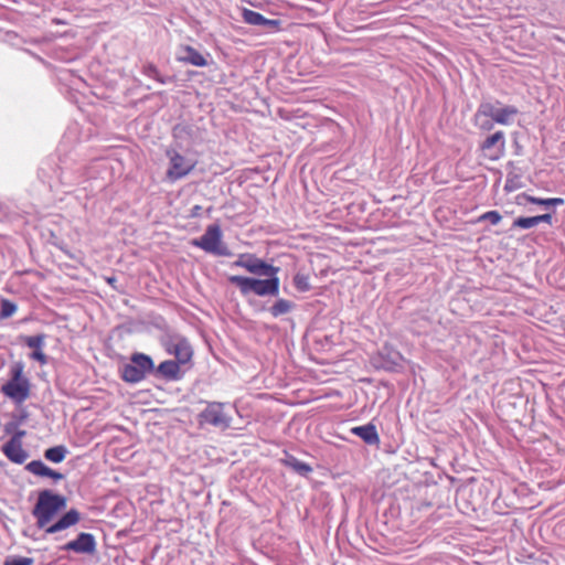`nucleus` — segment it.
Listing matches in <instances>:
<instances>
[{"instance_id": "nucleus-1", "label": "nucleus", "mask_w": 565, "mask_h": 565, "mask_svg": "<svg viewBox=\"0 0 565 565\" xmlns=\"http://www.w3.org/2000/svg\"><path fill=\"white\" fill-rule=\"evenodd\" d=\"M66 504L67 500L64 495L53 493L50 490L41 491L32 511L33 516L36 519V525L40 529H45L47 534H54L77 524L81 520V514L77 510L71 509L58 521L49 525L54 516L66 508Z\"/></svg>"}, {"instance_id": "nucleus-2", "label": "nucleus", "mask_w": 565, "mask_h": 565, "mask_svg": "<svg viewBox=\"0 0 565 565\" xmlns=\"http://www.w3.org/2000/svg\"><path fill=\"white\" fill-rule=\"evenodd\" d=\"M267 279H256L244 276H231L228 280L236 285L243 295L254 292L259 297L277 296L279 294L278 274L264 275Z\"/></svg>"}, {"instance_id": "nucleus-3", "label": "nucleus", "mask_w": 565, "mask_h": 565, "mask_svg": "<svg viewBox=\"0 0 565 565\" xmlns=\"http://www.w3.org/2000/svg\"><path fill=\"white\" fill-rule=\"evenodd\" d=\"M30 381L23 375V364L17 363L11 369V379L2 385L1 392L17 404L30 397Z\"/></svg>"}, {"instance_id": "nucleus-4", "label": "nucleus", "mask_w": 565, "mask_h": 565, "mask_svg": "<svg viewBox=\"0 0 565 565\" xmlns=\"http://www.w3.org/2000/svg\"><path fill=\"white\" fill-rule=\"evenodd\" d=\"M192 244L213 255L227 256L230 254L227 247L222 243V231L215 224L207 226L205 233L200 238L193 239Z\"/></svg>"}, {"instance_id": "nucleus-5", "label": "nucleus", "mask_w": 565, "mask_h": 565, "mask_svg": "<svg viewBox=\"0 0 565 565\" xmlns=\"http://www.w3.org/2000/svg\"><path fill=\"white\" fill-rule=\"evenodd\" d=\"M166 154L169 158L170 164L166 172V178L170 182L186 177L195 168V161L185 158L175 150H167Z\"/></svg>"}, {"instance_id": "nucleus-6", "label": "nucleus", "mask_w": 565, "mask_h": 565, "mask_svg": "<svg viewBox=\"0 0 565 565\" xmlns=\"http://www.w3.org/2000/svg\"><path fill=\"white\" fill-rule=\"evenodd\" d=\"M200 422L202 424H210L212 426L226 429L231 425V417L225 414L223 404L214 402L210 403L200 414Z\"/></svg>"}, {"instance_id": "nucleus-7", "label": "nucleus", "mask_w": 565, "mask_h": 565, "mask_svg": "<svg viewBox=\"0 0 565 565\" xmlns=\"http://www.w3.org/2000/svg\"><path fill=\"white\" fill-rule=\"evenodd\" d=\"M234 266L245 268L247 271L254 275H274L278 274L279 268L275 267L266 262L253 256V255H241L239 258L234 263Z\"/></svg>"}, {"instance_id": "nucleus-8", "label": "nucleus", "mask_w": 565, "mask_h": 565, "mask_svg": "<svg viewBox=\"0 0 565 565\" xmlns=\"http://www.w3.org/2000/svg\"><path fill=\"white\" fill-rule=\"evenodd\" d=\"M483 156L491 161H497L503 157L505 150L504 134L497 131L489 136L481 145Z\"/></svg>"}, {"instance_id": "nucleus-9", "label": "nucleus", "mask_w": 565, "mask_h": 565, "mask_svg": "<svg viewBox=\"0 0 565 565\" xmlns=\"http://www.w3.org/2000/svg\"><path fill=\"white\" fill-rule=\"evenodd\" d=\"M25 435L24 430H19L15 435L2 447L6 457L14 463H23L28 459V452L22 447V437Z\"/></svg>"}, {"instance_id": "nucleus-10", "label": "nucleus", "mask_w": 565, "mask_h": 565, "mask_svg": "<svg viewBox=\"0 0 565 565\" xmlns=\"http://www.w3.org/2000/svg\"><path fill=\"white\" fill-rule=\"evenodd\" d=\"M164 345L167 351L170 354H173L180 364H185L192 359V348L184 338L172 337L166 342Z\"/></svg>"}, {"instance_id": "nucleus-11", "label": "nucleus", "mask_w": 565, "mask_h": 565, "mask_svg": "<svg viewBox=\"0 0 565 565\" xmlns=\"http://www.w3.org/2000/svg\"><path fill=\"white\" fill-rule=\"evenodd\" d=\"M97 543L95 536L90 533L82 532L73 541L67 542L63 550L73 551L79 554L93 555L96 553Z\"/></svg>"}, {"instance_id": "nucleus-12", "label": "nucleus", "mask_w": 565, "mask_h": 565, "mask_svg": "<svg viewBox=\"0 0 565 565\" xmlns=\"http://www.w3.org/2000/svg\"><path fill=\"white\" fill-rule=\"evenodd\" d=\"M242 17L244 22L249 25L263 26L274 32L279 31L280 29V20L267 19L260 13L247 8L242 10Z\"/></svg>"}, {"instance_id": "nucleus-13", "label": "nucleus", "mask_w": 565, "mask_h": 565, "mask_svg": "<svg viewBox=\"0 0 565 565\" xmlns=\"http://www.w3.org/2000/svg\"><path fill=\"white\" fill-rule=\"evenodd\" d=\"M177 61L198 67L209 65L207 58L191 45H181L177 54Z\"/></svg>"}, {"instance_id": "nucleus-14", "label": "nucleus", "mask_w": 565, "mask_h": 565, "mask_svg": "<svg viewBox=\"0 0 565 565\" xmlns=\"http://www.w3.org/2000/svg\"><path fill=\"white\" fill-rule=\"evenodd\" d=\"M26 469L35 475L41 477H50L54 480L63 479V475L52 470L50 467L44 465L41 460H33L26 465Z\"/></svg>"}, {"instance_id": "nucleus-15", "label": "nucleus", "mask_w": 565, "mask_h": 565, "mask_svg": "<svg viewBox=\"0 0 565 565\" xmlns=\"http://www.w3.org/2000/svg\"><path fill=\"white\" fill-rule=\"evenodd\" d=\"M351 431L369 445L377 444L380 440L376 428L372 424L353 427Z\"/></svg>"}, {"instance_id": "nucleus-16", "label": "nucleus", "mask_w": 565, "mask_h": 565, "mask_svg": "<svg viewBox=\"0 0 565 565\" xmlns=\"http://www.w3.org/2000/svg\"><path fill=\"white\" fill-rule=\"evenodd\" d=\"M180 363L174 361H163L159 364L158 371L160 374H162L164 377L170 380H175L179 377L180 373Z\"/></svg>"}, {"instance_id": "nucleus-17", "label": "nucleus", "mask_w": 565, "mask_h": 565, "mask_svg": "<svg viewBox=\"0 0 565 565\" xmlns=\"http://www.w3.org/2000/svg\"><path fill=\"white\" fill-rule=\"evenodd\" d=\"M131 364H134L145 375L153 369V362L150 356L137 353L131 358Z\"/></svg>"}, {"instance_id": "nucleus-18", "label": "nucleus", "mask_w": 565, "mask_h": 565, "mask_svg": "<svg viewBox=\"0 0 565 565\" xmlns=\"http://www.w3.org/2000/svg\"><path fill=\"white\" fill-rule=\"evenodd\" d=\"M518 113L519 111L514 106L499 108L494 121L500 125H509Z\"/></svg>"}, {"instance_id": "nucleus-19", "label": "nucleus", "mask_w": 565, "mask_h": 565, "mask_svg": "<svg viewBox=\"0 0 565 565\" xmlns=\"http://www.w3.org/2000/svg\"><path fill=\"white\" fill-rule=\"evenodd\" d=\"M66 454H67L66 447L60 445V446H55V447H51V448L46 449L44 452V457L54 463H60L65 459Z\"/></svg>"}, {"instance_id": "nucleus-20", "label": "nucleus", "mask_w": 565, "mask_h": 565, "mask_svg": "<svg viewBox=\"0 0 565 565\" xmlns=\"http://www.w3.org/2000/svg\"><path fill=\"white\" fill-rule=\"evenodd\" d=\"M146 375L139 371L134 364H127L122 370V379L129 383L140 382Z\"/></svg>"}, {"instance_id": "nucleus-21", "label": "nucleus", "mask_w": 565, "mask_h": 565, "mask_svg": "<svg viewBox=\"0 0 565 565\" xmlns=\"http://www.w3.org/2000/svg\"><path fill=\"white\" fill-rule=\"evenodd\" d=\"M285 465L301 476H307L312 471V468L308 463L299 461L295 457H288L285 460Z\"/></svg>"}, {"instance_id": "nucleus-22", "label": "nucleus", "mask_w": 565, "mask_h": 565, "mask_svg": "<svg viewBox=\"0 0 565 565\" xmlns=\"http://www.w3.org/2000/svg\"><path fill=\"white\" fill-rule=\"evenodd\" d=\"M292 308V303L286 299H278L270 308V313L273 317L277 318L279 316L286 315Z\"/></svg>"}, {"instance_id": "nucleus-23", "label": "nucleus", "mask_w": 565, "mask_h": 565, "mask_svg": "<svg viewBox=\"0 0 565 565\" xmlns=\"http://www.w3.org/2000/svg\"><path fill=\"white\" fill-rule=\"evenodd\" d=\"M529 202L533 204L539 205H545V206H558L564 204V199L562 198H550V199H540L535 196H527L526 198Z\"/></svg>"}, {"instance_id": "nucleus-24", "label": "nucleus", "mask_w": 565, "mask_h": 565, "mask_svg": "<svg viewBox=\"0 0 565 565\" xmlns=\"http://www.w3.org/2000/svg\"><path fill=\"white\" fill-rule=\"evenodd\" d=\"M24 343L34 350L42 349L45 341V334H38L33 337H24L23 338Z\"/></svg>"}, {"instance_id": "nucleus-25", "label": "nucleus", "mask_w": 565, "mask_h": 565, "mask_svg": "<svg viewBox=\"0 0 565 565\" xmlns=\"http://www.w3.org/2000/svg\"><path fill=\"white\" fill-rule=\"evenodd\" d=\"M498 110L499 108H497L494 105L484 103L480 105L477 115L490 117L494 121Z\"/></svg>"}, {"instance_id": "nucleus-26", "label": "nucleus", "mask_w": 565, "mask_h": 565, "mask_svg": "<svg viewBox=\"0 0 565 565\" xmlns=\"http://www.w3.org/2000/svg\"><path fill=\"white\" fill-rule=\"evenodd\" d=\"M17 311V305L8 299L1 300V310H0V317L1 318H9L13 316Z\"/></svg>"}, {"instance_id": "nucleus-27", "label": "nucleus", "mask_w": 565, "mask_h": 565, "mask_svg": "<svg viewBox=\"0 0 565 565\" xmlns=\"http://www.w3.org/2000/svg\"><path fill=\"white\" fill-rule=\"evenodd\" d=\"M539 225L536 216H530V217H518L513 222V226L520 227V228H531Z\"/></svg>"}, {"instance_id": "nucleus-28", "label": "nucleus", "mask_w": 565, "mask_h": 565, "mask_svg": "<svg viewBox=\"0 0 565 565\" xmlns=\"http://www.w3.org/2000/svg\"><path fill=\"white\" fill-rule=\"evenodd\" d=\"M502 216L498 211H489L479 216L478 221H489L491 224L497 225L501 222Z\"/></svg>"}, {"instance_id": "nucleus-29", "label": "nucleus", "mask_w": 565, "mask_h": 565, "mask_svg": "<svg viewBox=\"0 0 565 565\" xmlns=\"http://www.w3.org/2000/svg\"><path fill=\"white\" fill-rule=\"evenodd\" d=\"M294 281L295 286L301 291H306L310 288L309 279L305 275L297 274L294 278Z\"/></svg>"}, {"instance_id": "nucleus-30", "label": "nucleus", "mask_w": 565, "mask_h": 565, "mask_svg": "<svg viewBox=\"0 0 565 565\" xmlns=\"http://www.w3.org/2000/svg\"><path fill=\"white\" fill-rule=\"evenodd\" d=\"M33 558L31 557H23V556H15L7 558L4 562V565H32Z\"/></svg>"}, {"instance_id": "nucleus-31", "label": "nucleus", "mask_w": 565, "mask_h": 565, "mask_svg": "<svg viewBox=\"0 0 565 565\" xmlns=\"http://www.w3.org/2000/svg\"><path fill=\"white\" fill-rule=\"evenodd\" d=\"M31 359L39 361L41 364H45L47 362L46 355L42 349L34 350L31 354Z\"/></svg>"}, {"instance_id": "nucleus-32", "label": "nucleus", "mask_w": 565, "mask_h": 565, "mask_svg": "<svg viewBox=\"0 0 565 565\" xmlns=\"http://www.w3.org/2000/svg\"><path fill=\"white\" fill-rule=\"evenodd\" d=\"M537 223H552V215L551 214H543V215H536Z\"/></svg>"}, {"instance_id": "nucleus-33", "label": "nucleus", "mask_w": 565, "mask_h": 565, "mask_svg": "<svg viewBox=\"0 0 565 565\" xmlns=\"http://www.w3.org/2000/svg\"><path fill=\"white\" fill-rule=\"evenodd\" d=\"M115 281H116V278H115V277H109V278H107V282H108L109 285H114V284H115Z\"/></svg>"}, {"instance_id": "nucleus-34", "label": "nucleus", "mask_w": 565, "mask_h": 565, "mask_svg": "<svg viewBox=\"0 0 565 565\" xmlns=\"http://www.w3.org/2000/svg\"><path fill=\"white\" fill-rule=\"evenodd\" d=\"M486 129H491V126H482Z\"/></svg>"}]
</instances>
